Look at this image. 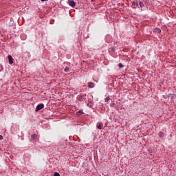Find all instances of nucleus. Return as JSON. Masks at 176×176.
<instances>
[{
	"label": "nucleus",
	"instance_id": "f257e3e1",
	"mask_svg": "<svg viewBox=\"0 0 176 176\" xmlns=\"http://www.w3.org/2000/svg\"><path fill=\"white\" fill-rule=\"evenodd\" d=\"M44 107H45V104H40L37 105L36 107L35 111L38 112V111H41V109H42Z\"/></svg>",
	"mask_w": 176,
	"mask_h": 176
},
{
	"label": "nucleus",
	"instance_id": "f03ea898",
	"mask_svg": "<svg viewBox=\"0 0 176 176\" xmlns=\"http://www.w3.org/2000/svg\"><path fill=\"white\" fill-rule=\"evenodd\" d=\"M67 3L69 5V6H72V8H74L76 5V3L72 0H69Z\"/></svg>",
	"mask_w": 176,
	"mask_h": 176
},
{
	"label": "nucleus",
	"instance_id": "7ed1b4c3",
	"mask_svg": "<svg viewBox=\"0 0 176 176\" xmlns=\"http://www.w3.org/2000/svg\"><path fill=\"white\" fill-rule=\"evenodd\" d=\"M104 124L102 122H98L97 123V128L99 130H102V127H103Z\"/></svg>",
	"mask_w": 176,
	"mask_h": 176
},
{
	"label": "nucleus",
	"instance_id": "20e7f679",
	"mask_svg": "<svg viewBox=\"0 0 176 176\" xmlns=\"http://www.w3.org/2000/svg\"><path fill=\"white\" fill-rule=\"evenodd\" d=\"M9 64H13V57L11 55L8 56Z\"/></svg>",
	"mask_w": 176,
	"mask_h": 176
},
{
	"label": "nucleus",
	"instance_id": "39448f33",
	"mask_svg": "<svg viewBox=\"0 0 176 176\" xmlns=\"http://www.w3.org/2000/svg\"><path fill=\"white\" fill-rule=\"evenodd\" d=\"M153 32H156L157 34H160V32H162V30L160 28H156L153 30Z\"/></svg>",
	"mask_w": 176,
	"mask_h": 176
},
{
	"label": "nucleus",
	"instance_id": "423d86ee",
	"mask_svg": "<svg viewBox=\"0 0 176 176\" xmlns=\"http://www.w3.org/2000/svg\"><path fill=\"white\" fill-rule=\"evenodd\" d=\"M88 87L93 89V87H94V84L92 82H88Z\"/></svg>",
	"mask_w": 176,
	"mask_h": 176
},
{
	"label": "nucleus",
	"instance_id": "0eeeda50",
	"mask_svg": "<svg viewBox=\"0 0 176 176\" xmlns=\"http://www.w3.org/2000/svg\"><path fill=\"white\" fill-rule=\"evenodd\" d=\"M65 72H69V67H66L64 69Z\"/></svg>",
	"mask_w": 176,
	"mask_h": 176
},
{
	"label": "nucleus",
	"instance_id": "6e6552de",
	"mask_svg": "<svg viewBox=\"0 0 176 176\" xmlns=\"http://www.w3.org/2000/svg\"><path fill=\"white\" fill-rule=\"evenodd\" d=\"M83 113V111L80 110L77 112V115H82Z\"/></svg>",
	"mask_w": 176,
	"mask_h": 176
},
{
	"label": "nucleus",
	"instance_id": "1a4fd4ad",
	"mask_svg": "<svg viewBox=\"0 0 176 176\" xmlns=\"http://www.w3.org/2000/svg\"><path fill=\"white\" fill-rule=\"evenodd\" d=\"M32 140H36V134L32 135Z\"/></svg>",
	"mask_w": 176,
	"mask_h": 176
},
{
	"label": "nucleus",
	"instance_id": "9d476101",
	"mask_svg": "<svg viewBox=\"0 0 176 176\" xmlns=\"http://www.w3.org/2000/svg\"><path fill=\"white\" fill-rule=\"evenodd\" d=\"M110 98L109 97H107L105 99H104V101L105 102H108V101H109Z\"/></svg>",
	"mask_w": 176,
	"mask_h": 176
},
{
	"label": "nucleus",
	"instance_id": "9b49d317",
	"mask_svg": "<svg viewBox=\"0 0 176 176\" xmlns=\"http://www.w3.org/2000/svg\"><path fill=\"white\" fill-rule=\"evenodd\" d=\"M118 67H119V68H123V64L119 63Z\"/></svg>",
	"mask_w": 176,
	"mask_h": 176
},
{
	"label": "nucleus",
	"instance_id": "f8f14e48",
	"mask_svg": "<svg viewBox=\"0 0 176 176\" xmlns=\"http://www.w3.org/2000/svg\"><path fill=\"white\" fill-rule=\"evenodd\" d=\"M140 8H143V6H144V3L140 2Z\"/></svg>",
	"mask_w": 176,
	"mask_h": 176
},
{
	"label": "nucleus",
	"instance_id": "ddd939ff",
	"mask_svg": "<svg viewBox=\"0 0 176 176\" xmlns=\"http://www.w3.org/2000/svg\"><path fill=\"white\" fill-rule=\"evenodd\" d=\"M54 176H60V173L56 172L54 175Z\"/></svg>",
	"mask_w": 176,
	"mask_h": 176
},
{
	"label": "nucleus",
	"instance_id": "4468645a",
	"mask_svg": "<svg viewBox=\"0 0 176 176\" xmlns=\"http://www.w3.org/2000/svg\"><path fill=\"white\" fill-rule=\"evenodd\" d=\"M3 140V136L0 135V140Z\"/></svg>",
	"mask_w": 176,
	"mask_h": 176
},
{
	"label": "nucleus",
	"instance_id": "2eb2a0df",
	"mask_svg": "<svg viewBox=\"0 0 176 176\" xmlns=\"http://www.w3.org/2000/svg\"><path fill=\"white\" fill-rule=\"evenodd\" d=\"M111 107H115V103H111Z\"/></svg>",
	"mask_w": 176,
	"mask_h": 176
},
{
	"label": "nucleus",
	"instance_id": "dca6fc26",
	"mask_svg": "<svg viewBox=\"0 0 176 176\" xmlns=\"http://www.w3.org/2000/svg\"><path fill=\"white\" fill-rule=\"evenodd\" d=\"M162 135H163V133H160V136L162 137Z\"/></svg>",
	"mask_w": 176,
	"mask_h": 176
},
{
	"label": "nucleus",
	"instance_id": "f3484780",
	"mask_svg": "<svg viewBox=\"0 0 176 176\" xmlns=\"http://www.w3.org/2000/svg\"><path fill=\"white\" fill-rule=\"evenodd\" d=\"M42 2H45V1H46V0H41Z\"/></svg>",
	"mask_w": 176,
	"mask_h": 176
},
{
	"label": "nucleus",
	"instance_id": "a211bd4d",
	"mask_svg": "<svg viewBox=\"0 0 176 176\" xmlns=\"http://www.w3.org/2000/svg\"><path fill=\"white\" fill-rule=\"evenodd\" d=\"M133 5H135V3H133Z\"/></svg>",
	"mask_w": 176,
	"mask_h": 176
}]
</instances>
